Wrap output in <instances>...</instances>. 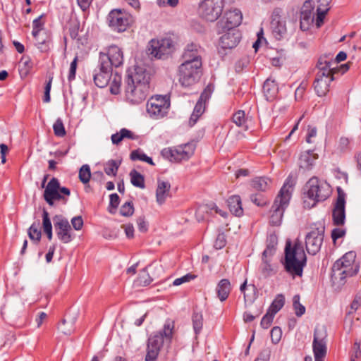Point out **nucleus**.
<instances>
[{
  "mask_svg": "<svg viewBox=\"0 0 361 361\" xmlns=\"http://www.w3.org/2000/svg\"><path fill=\"white\" fill-rule=\"evenodd\" d=\"M361 305V296L357 295L353 301L352 302L350 305V310L348 311L346 317H345V322L348 321L352 322L353 317H352V314L353 312H355L356 310L359 309V307Z\"/></svg>",
  "mask_w": 361,
  "mask_h": 361,
  "instance_id": "49530a36",
  "label": "nucleus"
},
{
  "mask_svg": "<svg viewBox=\"0 0 361 361\" xmlns=\"http://www.w3.org/2000/svg\"><path fill=\"white\" fill-rule=\"evenodd\" d=\"M149 88L145 86L139 87L134 85L126 84L125 97L126 101L133 105L140 104L143 102L148 94Z\"/></svg>",
  "mask_w": 361,
  "mask_h": 361,
  "instance_id": "2eb2a0df",
  "label": "nucleus"
},
{
  "mask_svg": "<svg viewBox=\"0 0 361 361\" xmlns=\"http://www.w3.org/2000/svg\"><path fill=\"white\" fill-rule=\"evenodd\" d=\"M228 207L230 212L235 216H241L243 214L241 198L239 195H232L228 200Z\"/></svg>",
  "mask_w": 361,
  "mask_h": 361,
  "instance_id": "2f4dec72",
  "label": "nucleus"
},
{
  "mask_svg": "<svg viewBox=\"0 0 361 361\" xmlns=\"http://www.w3.org/2000/svg\"><path fill=\"white\" fill-rule=\"evenodd\" d=\"M49 176V174H45L41 184L42 188H45L43 197L46 202L49 206H53L56 200H63L66 202L67 200L63 195L69 196L71 195V190L66 187H61L59 180L54 177L52 178L45 186Z\"/></svg>",
  "mask_w": 361,
  "mask_h": 361,
  "instance_id": "39448f33",
  "label": "nucleus"
},
{
  "mask_svg": "<svg viewBox=\"0 0 361 361\" xmlns=\"http://www.w3.org/2000/svg\"><path fill=\"white\" fill-rule=\"evenodd\" d=\"M285 297L283 294H278L274 300L272 301L269 309L273 314H276L284 305Z\"/></svg>",
  "mask_w": 361,
  "mask_h": 361,
  "instance_id": "ea45409f",
  "label": "nucleus"
},
{
  "mask_svg": "<svg viewBox=\"0 0 361 361\" xmlns=\"http://www.w3.org/2000/svg\"><path fill=\"white\" fill-rule=\"evenodd\" d=\"M54 226L58 238L63 243L71 242L74 236L71 233V226L66 218L61 214L53 217Z\"/></svg>",
  "mask_w": 361,
  "mask_h": 361,
  "instance_id": "4468645a",
  "label": "nucleus"
},
{
  "mask_svg": "<svg viewBox=\"0 0 361 361\" xmlns=\"http://www.w3.org/2000/svg\"><path fill=\"white\" fill-rule=\"evenodd\" d=\"M317 158L318 155L314 153V150H307L302 152L299 159L300 167L305 170L311 169Z\"/></svg>",
  "mask_w": 361,
  "mask_h": 361,
  "instance_id": "c756f323",
  "label": "nucleus"
},
{
  "mask_svg": "<svg viewBox=\"0 0 361 361\" xmlns=\"http://www.w3.org/2000/svg\"><path fill=\"white\" fill-rule=\"evenodd\" d=\"M42 228L43 231L52 229V225L49 218V212L45 209H43L42 211Z\"/></svg>",
  "mask_w": 361,
  "mask_h": 361,
  "instance_id": "680f3d73",
  "label": "nucleus"
},
{
  "mask_svg": "<svg viewBox=\"0 0 361 361\" xmlns=\"http://www.w3.org/2000/svg\"><path fill=\"white\" fill-rule=\"evenodd\" d=\"M278 244V237L275 233H271L267 238L266 249L263 251L262 255L264 257H272L276 250Z\"/></svg>",
  "mask_w": 361,
  "mask_h": 361,
  "instance_id": "72a5a7b5",
  "label": "nucleus"
},
{
  "mask_svg": "<svg viewBox=\"0 0 361 361\" xmlns=\"http://www.w3.org/2000/svg\"><path fill=\"white\" fill-rule=\"evenodd\" d=\"M300 297L299 295H295L293 298V306L295 310V314L297 317L302 316L305 312V307L300 302Z\"/></svg>",
  "mask_w": 361,
  "mask_h": 361,
  "instance_id": "de8ad7c7",
  "label": "nucleus"
},
{
  "mask_svg": "<svg viewBox=\"0 0 361 361\" xmlns=\"http://www.w3.org/2000/svg\"><path fill=\"white\" fill-rule=\"evenodd\" d=\"M130 158L133 161L140 160L148 163L152 166H154L155 164L152 159L145 154L141 149H137L131 152Z\"/></svg>",
  "mask_w": 361,
  "mask_h": 361,
  "instance_id": "4c0bfd02",
  "label": "nucleus"
},
{
  "mask_svg": "<svg viewBox=\"0 0 361 361\" xmlns=\"http://www.w3.org/2000/svg\"><path fill=\"white\" fill-rule=\"evenodd\" d=\"M20 63L21 66L20 72L24 74L25 76H27L30 73L33 67L34 63L28 55H24L21 57Z\"/></svg>",
  "mask_w": 361,
  "mask_h": 361,
  "instance_id": "c9c22d12",
  "label": "nucleus"
},
{
  "mask_svg": "<svg viewBox=\"0 0 361 361\" xmlns=\"http://www.w3.org/2000/svg\"><path fill=\"white\" fill-rule=\"evenodd\" d=\"M312 350L314 361L324 360L327 353V332L324 326L314 329Z\"/></svg>",
  "mask_w": 361,
  "mask_h": 361,
  "instance_id": "9b49d317",
  "label": "nucleus"
},
{
  "mask_svg": "<svg viewBox=\"0 0 361 361\" xmlns=\"http://www.w3.org/2000/svg\"><path fill=\"white\" fill-rule=\"evenodd\" d=\"M355 252L350 251L334 262L331 275L333 283L343 285L346 278L352 277L358 273L360 264L355 262Z\"/></svg>",
  "mask_w": 361,
  "mask_h": 361,
  "instance_id": "7ed1b4c3",
  "label": "nucleus"
},
{
  "mask_svg": "<svg viewBox=\"0 0 361 361\" xmlns=\"http://www.w3.org/2000/svg\"><path fill=\"white\" fill-rule=\"evenodd\" d=\"M53 130L54 135L56 137H62L66 135V132L65 130V127L63 123V121L61 118H58L55 123L53 125Z\"/></svg>",
  "mask_w": 361,
  "mask_h": 361,
  "instance_id": "8fccbe9b",
  "label": "nucleus"
},
{
  "mask_svg": "<svg viewBox=\"0 0 361 361\" xmlns=\"http://www.w3.org/2000/svg\"><path fill=\"white\" fill-rule=\"evenodd\" d=\"M189 146H178L174 148H165L161 151V155L164 158L171 161H180L182 160H188L192 155L191 152L186 150Z\"/></svg>",
  "mask_w": 361,
  "mask_h": 361,
  "instance_id": "393cba45",
  "label": "nucleus"
},
{
  "mask_svg": "<svg viewBox=\"0 0 361 361\" xmlns=\"http://www.w3.org/2000/svg\"><path fill=\"white\" fill-rule=\"evenodd\" d=\"M202 61L195 60V61H184L178 69V80L183 87H190L196 83L200 78L201 73Z\"/></svg>",
  "mask_w": 361,
  "mask_h": 361,
  "instance_id": "423d86ee",
  "label": "nucleus"
},
{
  "mask_svg": "<svg viewBox=\"0 0 361 361\" xmlns=\"http://www.w3.org/2000/svg\"><path fill=\"white\" fill-rule=\"evenodd\" d=\"M338 149L341 152H345L350 149V140L347 137H342L339 140Z\"/></svg>",
  "mask_w": 361,
  "mask_h": 361,
  "instance_id": "69168bd1",
  "label": "nucleus"
},
{
  "mask_svg": "<svg viewBox=\"0 0 361 361\" xmlns=\"http://www.w3.org/2000/svg\"><path fill=\"white\" fill-rule=\"evenodd\" d=\"M173 324H171L169 322H166L164 325L163 329L157 332V334H161L163 336V338H166V339L171 341L173 335Z\"/></svg>",
  "mask_w": 361,
  "mask_h": 361,
  "instance_id": "6e6d98bb",
  "label": "nucleus"
},
{
  "mask_svg": "<svg viewBox=\"0 0 361 361\" xmlns=\"http://www.w3.org/2000/svg\"><path fill=\"white\" fill-rule=\"evenodd\" d=\"M262 90L266 99L272 102L278 95L279 85L276 80L270 77L264 81Z\"/></svg>",
  "mask_w": 361,
  "mask_h": 361,
  "instance_id": "cd10ccee",
  "label": "nucleus"
},
{
  "mask_svg": "<svg viewBox=\"0 0 361 361\" xmlns=\"http://www.w3.org/2000/svg\"><path fill=\"white\" fill-rule=\"evenodd\" d=\"M224 0H202L199 4L201 16L207 21L214 22L222 14Z\"/></svg>",
  "mask_w": 361,
  "mask_h": 361,
  "instance_id": "9d476101",
  "label": "nucleus"
},
{
  "mask_svg": "<svg viewBox=\"0 0 361 361\" xmlns=\"http://www.w3.org/2000/svg\"><path fill=\"white\" fill-rule=\"evenodd\" d=\"M170 107V99L167 96L157 95L152 97L147 103V112L154 119L165 116Z\"/></svg>",
  "mask_w": 361,
  "mask_h": 361,
  "instance_id": "1a4fd4ad",
  "label": "nucleus"
},
{
  "mask_svg": "<svg viewBox=\"0 0 361 361\" xmlns=\"http://www.w3.org/2000/svg\"><path fill=\"white\" fill-rule=\"evenodd\" d=\"M129 176L130 177V182L134 186L142 189L145 188L144 176L135 169L131 170Z\"/></svg>",
  "mask_w": 361,
  "mask_h": 361,
  "instance_id": "e433bc0d",
  "label": "nucleus"
},
{
  "mask_svg": "<svg viewBox=\"0 0 361 361\" xmlns=\"http://www.w3.org/2000/svg\"><path fill=\"white\" fill-rule=\"evenodd\" d=\"M121 164V160H114V159L109 160L104 164V172L108 176H116L118 173V168H119Z\"/></svg>",
  "mask_w": 361,
  "mask_h": 361,
  "instance_id": "f704fd0d",
  "label": "nucleus"
},
{
  "mask_svg": "<svg viewBox=\"0 0 361 361\" xmlns=\"http://www.w3.org/2000/svg\"><path fill=\"white\" fill-rule=\"evenodd\" d=\"M212 91V87L209 85H207L202 92L189 120V124L190 126H193L197 123L198 118L204 112L206 103L210 99Z\"/></svg>",
  "mask_w": 361,
  "mask_h": 361,
  "instance_id": "6ab92c4d",
  "label": "nucleus"
},
{
  "mask_svg": "<svg viewBox=\"0 0 361 361\" xmlns=\"http://www.w3.org/2000/svg\"><path fill=\"white\" fill-rule=\"evenodd\" d=\"M68 32L73 39H76L78 36L80 23L77 20H71L68 23Z\"/></svg>",
  "mask_w": 361,
  "mask_h": 361,
  "instance_id": "864d4df0",
  "label": "nucleus"
},
{
  "mask_svg": "<svg viewBox=\"0 0 361 361\" xmlns=\"http://www.w3.org/2000/svg\"><path fill=\"white\" fill-rule=\"evenodd\" d=\"M91 178L90 167L87 164H85L81 166L79 171V179L80 180L86 184L89 183Z\"/></svg>",
  "mask_w": 361,
  "mask_h": 361,
  "instance_id": "09e8293b",
  "label": "nucleus"
},
{
  "mask_svg": "<svg viewBox=\"0 0 361 361\" xmlns=\"http://www.w3.org/2000/svg\"><path fill=\"white\" fill-rule=\"evenodd\" d=\"M275 314L271 312L270 311L267 310V313L263 316L260 325L263 329H268L274 319Z\"/></svg>",
  "mask_w": 361,
  "mask_h": 361,
  "instance_id": "13d9d810",
  "label": "nucleus"
},
{
  "mask_svg": "<svg viewBox=\"0 0 361 361\" xmlns=\"http://www.w3.org/2000/svg\"><path fill=\"white\" fill-rule=\"evenodd\" d=\"M269 257L262 256V264L260 265V270L262 274L265 277H269L275 274L272 265L270 263V260L268 259Z\"/></svg>",
  "mask_w": 361,
  "mask_h": 361,
  "instance_id": "a19ab883",
  "label": "nucleus"
},
{
  "mask_svg": "<svg viewBox=\"0 0 361 361\" xmlns=\"http://www.w3.org/2000/svg\"><path fill=\"white\" fill-rule=\"evenodd\" d=\"M106 22L112 30L117 32H123L131 25L133 18L125 11L114 9L108 14Z\"/></svg>",
  "mask_w": 361,
  "mask_h": 361,
  "instance_id": "6e6552de",
  "label": "nucleus"
},
{
  "mask_svg": "<svg viewBox=\"0 0 361 361\" xmlns=\"http://www.w3.org/2000/svg\"><path fill=\"white\" fill-rule=\"evenodd\" d=\"M324 231L325 227L321 226L313 228L306 235L305 247L310 255H315L319 252L324 241Z\"/></svg>",
  "mask_w": 361,
  "mask_h": 361,
  "instance_id": "ddd939ff",
  "label": "nucleus"
},
{
  "mask_svg": "<svg viewBox=\"0 0 361 361\" xmlns=\"http://www.w3.org/2000/svg\"><path fill=\"white\" fill-rule=\"evenodd\" d=\"M120 214L123 216H130L134 213V207L132 202H126L120 208Z\"/></svg>",
  "mask_w": 361,
  "mask_h": 361,
  "instance_id": "5fc2aeb1",
  "label": "nucleus"
},
{
  "mask_svg": "<svg viewBox=\"0 0 361 361\" xmlns=\"http://www.w3.org/2000/svg\"><path fill=\"white\" fill-rule=\"evenodd\" d=\"M269 179L265 177H257L252 180L251 185L256 190L266 191L269 188Z\"/></svg>",
  "mask_w": 361,
  "mask_h": 361,
  "instance_id": "79ce46f5",
  "label": "nucleus"
},
{
  "mask_svg": "<svg viewBox=\"0 0 361 361\" xmlns=\"http://www.w3.org/2000/svg\"><path fill=\"white\" fill-rule=\"evenodd\" d=\"M345 193L338 188V196L332 210V219L334 225L336 226H343L345 222Z\"/></svg>",
  "mask_w": 361,
  "mask_h": 361,
  "instance_id": "f3484780",
  "label": "nucleus"
},
{
  "mask_svg": "<svg viewBox=\"0 0 361 361\" xmlns=\"http://www.w3.org/2000/svg\"><path fill=\"white\" fill-rule=\"evenodd\" d=\"M71 225L73 228L76 231H80L83 226V220L81 216H76L72 218Z\"/></svg>",
  "mask_w": 361,
  "mask_h": 361,
  "instance_id": "774afa93",
  "label": "nucleus"
},
{
  "mask_svg": "<svg viewBox=\"0 0 361 361\" xmlns=\"http://www.w3.org/2000/svg\"><path fill=\"white\" fill-rule=\"evenodd\" d=\"M192 326L195 334L198 335L203 327V315L200 312H194L192 315Z\"/></svg>",
  "mask_w": 361,
  "mask_h": 361,
  "instance_id": "58836bf2",
  "label": "nucleus"
},
{
  "mask_svg": "<svg viewBox=\"0 0 361 361\" xmlns=\"http://www.w3.org/2000/svg\"><path fill=\"white\" fill-rule=\"evenodd\" d=\"M171 184L169 181L158 180L156 190V199L159 204L161 205L168 197H170Z\"/></svg>",
  "mask_w": 361,
  "mask_h": 361,
  "instance_id": "c85d7f7f",
  "label": "nucleus"
},
{
  "mask_svg": "<svg viewBox=\"0 0 361 361\" xmlns=\"http://www.w3.org/2000/svg\"><path fill=\"white\" fill-rule=\"evenodd\" d=\"M282 10L275 8L271 15V29L274 37L280 40L286 33V21L281 16Z\"/></svg>",
  "mask_w": 361,
  "mask_h": 361,
  "instance_id": "4be33fe9",
  "label": "nucleus"
},
{
  "mask_svg": "<svg viewBox=\"0 0 361 361\" xmlns=\"http://www.w3.org/2000/svg\"><path fill=\"white\" fill-rule=\"evenodd\" d=\"M296 180V174L290 173L276 197L270 209L269 224L271 226H279L281 224L283 214L289 204Z\"/></svg>",
  "mask_w": 361,
  "mask_h": 361,
  "instance_id": "f03ea898",
  "label": "nucleus"
},
{
  "mask_svg": "<svg viewBox=\"0 0 361 361\" xmlns=\"http://www.w3.org/2000/svg\"><path fill=\"white\" fill-rule=\"evenodd\" d=\"M334 80V76L319 77L316 75L313 86L319 97L325 96L329 91L330 83Z\"/></svg>",
  "mask_w": 361,
  "mask_h": 361,
  "instance_id": "bb28decb",
  "label": "nucleus"
},
{
  "mask_svg": "<svg viewBox=\"0 0 361 361\" xmlns=\"http://www.w3.org/2000/svg\"><path fill=\"white\" fill-rule=\"evenodd\" d=\"M39 222H34L28 228L27 233L29 238L32 240L35 241L37 243L39 242L41 237H42V233L41 231L39 229Z\"/></svg>",
  "mask_w": 361,
  "mask_h": 361,
  "instance_id": "a18cd8bd",
  "label": "nucleus"
},
{
  "mask_svg": "<svg viewBox=\"0 0 361 361\" xmlns=\"http://www.w3.org/2000/svg\"><path fill=\"white\" fill-rule=\"evenodd\" d=\"M223 35L219 38V47L222 49H232L235 48L242 37L240 32L237 29H226L221 31Z\"/></svg>",
  "mask_w": 361,
  "mask_h": 361,
  "instance_id": "aec40b11",
  "label": "nucleus"
},
{
  "mask_svg": "<svg viewBox=\"0 0 361 361\" xmlns=\"http://www.w3.org/2000/svg\"><path fill=\"white\" fill-rule=\"evenodd\" d=\"M331 194L329 185L317 177L309 179L303 188V204L305 208L311 209L318 202L326 200Z\"/></svg>",
  "mask_w": 361,
  "mask_h": 361,
  "instance_id": "20e7f679",
  "label": "nucleus"
},
{
  "mask_svg": "<svg viewBox=\"0 0 361 361\" xmlns=\"http://www.w3.org/2000/svg\"><path fill=\"white\" fill-rule=\"evenodd\" d=\"M226 245V238L224 233H219L214 242V247L216 250H220L225 247Z\"/></svg>",
  "mask_w": 361,
  "mask_h": 361,
  "instance_id": "e2e57ef3",
  "label": "nucleus"
},
{
  "mask_svg": "<svg viewBox=\"0 0 361 361\" xmlns=\"http://www.w3.org/2000/svg\"><path fill=\"white\" fill-rule=\"evenodd\" d=\"M123 51L121 47L112 44L99 52V61L110 68H118L123 64Z\"/></svg>",
  "mask_w": 361,
  "mask_h": 361,
  "instance_id": "0eeeda50",
  "label": "nucleus"
},
{
  "mask_svg": "<svg viewBox=\"0 0 361 361\" xmlns=\"http://www.w3.org/2000/svg\"><path fill=\"white\" fill-rule=\"evenodd\" d=\"M271 356V349L269 347L263 348L255 360L261 361H269Z\"/></svg>",
  "mask_w": 361,
  "mask_h": 361,
  "instance_id": "338daca9",
  "label": "nucleus"
},
{
  "mask_svg": "<svg viewBox=\"0 0 361 361\" xmlns=\"http://www.w3.org/2000/svg\"><path fill=\"white\" fill-rule=\"evenodd\" d=\"M350 361H361L360 343L355 341L350 351Z\"/></svg>",
  "mask_w": 361,
  "mask_h": 361,
  "instance_id": "4d7b16f0",
  "label": "nucleus"
},
{
  "mask_svg": "<svg viewBox=\"0 0 361 361\" xmlns=\"http://www.w3.org/2000/svg\"><path fill=\"white\" fill-rule=\"evenodd\" d=\"M150 54L157 59H165L175 50V42L171 37L150 41Z\"/></svg>",
  "mask_w": 361,
  "mask_h": 361,
  "instance_id": "f8f14e48",
  "label": "nucleus"
},
{
  "mask_svg": "<svg viewBox=\"0 0 361 361\" xmlns=\"http://www.w3.org/2000/svg\"><path fill=\"white\" fill-rule=\"evenodd\" d=\"M282 336V331L279 326H274L271 330V339L273 343L277 344Z\"/></svg>",
  "mask_w": 361,
  "mask_h": 361,
  "instance_id": "052dcab7",
  "label": "nucleus"
},
{
  "mask_svg": "<svg viewBox=\"0 0 361 361\" xmlns=\"http://www.w3.org/2000/svg\"><path fill=\"white\" fill-rule=\"evenodd\" d=\"M109 212L115 214L120 203V197L117 193H113L109 195Z\"/></svg>",
  "mask_w": 361,
  "mask_h": 361,
  "instance_id": "3c124183",
  "label": "nucleus"
},
{
  "mask_svg": "<svg viewBox=\"0 0 361 361\" xmlns=\"http://www.w3.org/2000/svg\"><path fill=\"white\" fill-rule=\"evenodd\" d=\"M121 80V75L116 72L111 80H110L111 83L109 90L112 94L116 95L120 93Z\"/></svg>",
  "mask_w": 361,
  "mask_h": 361,
  "instance_id": "c03bdc74",
  "label": "nucleus"
},
{
  "mask_svg": "<svg viewBox=\"0 0 361 361\" xmlns=\"http://www.w3.org/2000/svg\"><path fill=\"white\" fill-rule=\"evenodd\" d=\"M250 199L252 203L258 207H264L268 202L267 198L262 194H252Z\"/></svg>",
  "mask_w": 361,
  "mask_h": 361,
  "instance_id": "603ef678",
  "label": "nucleus"
},
{
  "mask_svg": "<svg viewBox=\"0 0 361 361\" xmlns=\"http://www.w3.org/2000/svg\"><path fill=\"white\" fill-rule=\"evenodd\" d=\"M164 344L163 336L161 334L151 335L147 341L145 361H155Z\"/></svg>",
  "mask_w": 361,
  "mask_h": 361,
  "instance_id": "412c9836",
  "label": "nucleus"
},
{
  "mask_svg": "<svg viewBox=\"0 0 361 361\" xmlns=\"http://www.w3.org/2000/svg\"><path fill=\"white\" fill-rule=\"evenodd\" d=\"M243 15L238 9L226 11L223 18L217 23L218 32L226 29H236L242 22Z\"/></svg>",
  "mask_w": 361,
  "mask_h": 361,
  "instance_id": "dca6fc26",
  "label": "nucleus"
},
{
  "mask_svg": "<svg viewBox=\"0 0 361 361\" xmlns=\"http://www.w3.org/2000/svg\"><path fill=\"white\" fill-rule=\"evenodd\" d=\"M198 49L199 46L196 44L191 43L188 44L183 55L185 61L191 62L195 61V60L202 61Z\"/></svg>",
  "mask_w": 361,
  "mask_h": 361,
  "instance_id": "473e14b6",
  "label": "nucleus"
},
{
  "mask_svg": "<svg viewBox=\"0 0 361 361\" xmlns=\"http://www.w3.org/2000/svg\"><path fill=\"white\" fill-rule=\"evenodd\" d=\"M196 277L197 276L195 275H194V274H185V276H183L182 277L176 279L173 281V286H180V285H181L183 283L189 282L191 280L195 279Z\"/></svg>",
  "mask_w": 361,
  "mask_h": 361,
  "instance_id": "0e129e2a",
  "label": "nucleus"
},
{
  "mask_svg": "<svg viewBox=\"0 0 361 361\" xmlns=\"http://www.w3.org/2000/svg\"><path fill=\"white\" fill-rule=\"evenodd\" d=\"M333 56L331 54H325L319 58L316 68L318 71L317 75L319 77L334 76L336 73L335 68L333 65Z\"/></svg>",
  "mask_w": 361,
  "mask_h": 361,
  "instance_id": "a878e982",
  "label": "nucleus"
},
{
  "mask_svg": "<svg viewBox=\"0 0 361 361\" xmlns=\"http://www.w3.org/2000/svg\"><path fill=\"white\" fill-rule=\"evenodd\" d=\"M307 262V258L302 243L298 239L293 244L290 240H286L284 257L281 259L285 271L293 279L302 277Z\"/></svg>",
  "mask_w": 361,
  "mask_h": 361,
  "instance_id": "f257e3e1",
  "label": "nucleus"
},
{
  "mask_svg": "<svg viewBox=\"0 0 361 361\" xmlns=\"http://www.w3.org/2000/svg\"><path fill=\"white\" fill-rule=\"evenodd\" d=\"M78 61V56H75L70 65L69 73H68V80L69 82L73 81L75 78Z\"/></svg>",
  "mask_w": 361,
  "mask_h": 361,
  "instance_id": "bf43d9fd",
  "label": "nucleus"
},
{
  "mask_svg": "<svg viewBox=\"0 0 361 361\" xmlns=\"http://www.w3.org/2000/svg\"><path fill=\"white\" fill-rule=\"evenodd\" d=\"M233 122L238 127L243 128L245 130L247 129L246 124L247 119L245 118V111L243 110H238L232 116Z\"/></svg>",
  "mask_w": 361,
  "mask_h": 361,
  "instance_id": "37998d69",
  "label": "nucleus"
},
{
  "mask_svg": "<svg viewBox=\"0 0 361 361\" xmlns=\"http://www.w3.org/2000/svg\"><path fill=\"white\" fill-rule=\"evenodd\" d=\"M314 20L312 1H305L300 11V27L302 31L310 30Z\"/></svg>",
  "mask_w": 361,
  "mask_h": 361,
  "instance_id": "5701e85b",
  "label": "nucleus"
},
{
  "mask_svg": "<svg viewBox=\"0 0 361 361\" xmlns=\"http://www.w3.org/2000/svg\"><path fill=\"white\" fill-rule=\"evenodd\" d=\"M149 73L146 70L142 67L136 66L133 71H128L125 83L139 87L145 85V87L149 88Z\"/></svg>",
  "mask_w": 361,
  "mask_h": 361,
  "instance_id": "a211bd4d",
  "label": "nucleus"
},
{
  "mask_svg": "<svg viewBox=\"0 0 361 361\" xmlns=\"http://www.w3.org/2000/svg\"><path fill=\"white\" fill-rule=\"evenodd\" d=\"M231 289V285L228 279H223L219 281L216 287V293L220 301L224 302L228 298Z\"/></svg>",
  "mask_w": 361,
  "mask_h": 361,
  "instance_id": "7c9ffc66",
  "label": "nucleus"
},
{
  "mask_svg": "<svg viewBox=\"0 0 361 361\" xmlns=\"http://www.w3.org/2000/svg\"><path fill=\"white\" fill-rule=\"evenodd\" d=\"M112 69L98 61L97 67L94 70L93 80L99 88H104L110 82Z\"/></svg>",
  "mask_w": 361,
  "mask_h": 361,
  "instance_id": "b1692460",
  "label": "nucleus"
}]
</instances>
